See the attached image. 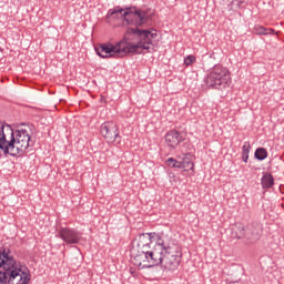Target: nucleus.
Listing matches in <instances>:
<instances>
[{"label": "nucleus", "instance_id": "a211bd4d", "mask_svg": "<svg viewBox=\"0 0 284 284\" xmlns=\"http://www.w3.org/2000/svg\"><path fill=\"white\" fill-rule=\"evenodd\" d=\"M192 63H196V57L187 55L186 58H184V65H186V68L192 65Z\"/></svg>", "mask_w": 284, "mask_h": 284}, {"label": "nucleus", "instance_id": "dca6fc26", "mask_svg": "<svg viewBox=\"0 0 284 284\" xmlns=\"http://www.w3.org/2000/svg\"><path fill=\"white\" fill-rule=\"evenodd\" d=\"M270 156V153L267 152V149L260 146L254 152V158L256 161H265Z\"/></svg>", "mask_w": 284, "mask_h": 284}, {"label": "nucleus", "instance_id": "f03ea898", "mask_svg": "<svg viewBox=\"0 0 284 284\" xmlns=\"http://www.w3.org/2000/svg\"><path fill=\"white\" fill-rule=\"evenodd\" d=\"M30 276V270L14 260L10 248L0 250V284H28Z\"/></svg>", "mask_w": 284, "mask_h": 284}, {"label": "nucleus", "instance_id": "f3484780", "mask_svg": "<svg viewBox=\"0 0 284 284\" xmlns=\"http://www.w3.org/2000/svg\"><path fill=\"white\" fill-rule=\"evenodd\" d=\"M165 164L169 165V168H178L181 170V161L174 159V158H169L165 161Z\"/></svg>", "mask_w": 284, "mask_h": 284}, {"label": "nucleus", "instance_id": "39448f33", "mask_svg": "<svg viewBox=\"0 0 284 284\" xmlns=\"http://www.w3.org/2000/svg\"><path fill=\"white\" fill-rule=\"evenodd\" d=\"M150 17L148 12L142 10H136L132 8L123 9L121 7H114L110 9L106 13V23H114V21H125L128 26H143V23H148Z\"/></svg>", "mask_w": 284, "mask_h": 284}, {"label": "nucleus", "instance_id": "1a4fd4ad", "mask_svg": "<svg viewBox=\"0 0 284 284\" xmlns=\"http://www.w3.org/2000/svg\"><path fill=\"white\" fill-rule=\"evenodd\" d=\"M165 234L141 233L135 237L136 247L133 250L148 251L159 250V241L165 240Z\"/></svg>", "mask_w": 284, "mask_h": 284}, {"label": "nucleus", "instance_id": "20e7f679", "mask_svg": "<svg viewBox=\"0 0 284 284\" xmlns=\"http://www.w3.org/2000/svg\"><path fill=\"white\" fill-rule=\"evenodd\" d=\"M34 143L30 140V133L26 130L11 131V138L8 140L4 133L0 132V150L3 154L10 156H23L29 152Z\"/></svg>", "mask_w": 284, "mask_h": 284}, {"label": "nucleus", "instance_id": "2eb2a0df", "mask_svg": "<svg viewBox=\"0 0 284 284\" xmlns=\"http://www.w3.org/2000/svg\"><path fill=\"white\" fill-rule=\"evenodd\" d=\"M252 150V144L250 141H245L242 146V161L247 163L250 161V152Z\"/></svg>", "mask_w": 284, "mask_h": 284}, {"label": "nucleus", "instance_id": "7ed1b4c3", "mask_svg": "<svg viewBox=\"0 0 284 284\" xmlns=\"http://www.w3.org/2000/svg\"><path fill=\"white\" fill-rule=\"evenodd\" d=\"M183 258V251L179 242L170 236L159 241L158 244V266L161 265L162 270L168 272H175L181 265Z\"/></svg>", "mask_w": 284, "mask_h": 284}, {"label": "nucleus", "instance_id": "6e6552de", "mask_svg": "<svg viewBox=\"0 0 284 284\" xmlns=\"http://www.w3.org/2000/svg\"><path fill=\"white\" fill-rule=\"evenodd\" d=\"M236 239H244L246 245H254V243H258L261 241V236H263V224L258 222H253L243 226L239 224L235 231Z\"/></svg>", "mask_w": 284, "mask_h": 284}, {"label": "nucleus", "instance_id": "ddd939ff", "mask_svg": "<svg viewBox=\"0 0 284 284\" xmlns=\"http://www.w3.org/2000/svg\"><path fill=\"white\" fill-rule=\"evenodd\" d=\"M261 185L262 190H272L274 187V175L272 173H263Z\"/></svg>", "mask_w": 284, "mask_h": 284}, {"label": "nucleus", "instance_id": "6ab92c4d", "mask_svg": "<svg viewBox=\"0 0 284 284\" xmlns=\"http://www.w3.org/2000/svg\"><path fill=\"white\" fill-rule=\"evenodd\" d=\"M255 34L262 36L264 34V27L261 24H255L253 28Z\"/></svg>", "mask_w": 284, "mask_h": 284}, {"label": "nucleus", "instance_id": "f257e3e1", "mask_svg": "<svg viewBox=\"0 0 284 284\" xmlns=\"http://www.w3.org/2000/svg\"><path fill=\"white\" fill-rule=\"evenodd\" d=\"M128 34H136L139 42L136 44L125 41L112 43H102L95 49L97 55L101 59H123L126 54H143V50H150L152 39H156L159 33L156 29L129 28Z\"/></svg>", "mask_w": 284, "mask_h": 284}, {"label": "nucleus", "instance_id": "9b49d317", "mask_svg": "<svg viewBox=\"0 0 284 284\" xmlns=\"http://www.w3.org/2000/svg\"><path fill=\"white\" fill-rule=\"evenodd\" d=\"M58 236L68 245H77L81 241V232L77 229L61 227Z\"/></svg>", "mask_w": 284, "mask_h": 284}, {"label": "nucleus", "instance_id": "423d86ee", "mask_svg": "<svg viewBox=\"0 0 284 284\" xmlns=\"http://www.w3.org/2000/svg\"><path fill=\"white\" fill-rule=\"evenodd\" d=\"M204 83L212 90H227L232 83L230 69L222 64H215L205 75Z\"/></svg>", "mask_w": 284, "mask_h": 284}, {"label": "nucleus", "instance_id": "412c9836", "mask_svg": "<svg viewBox=\"0 0 284 284\" xmlns=\"http://www.w3.org/2000/svg\"><path fill=\"white\" fill-rule=\"evenodd\" d=\"M244 1H237V8H243Z\"/></svg>", "mask_w": 284, "mask_h": 284}, {"label": "nucleus", "instance_id": "f8f14e48", "mask_svg": "<svg viewBox=\"0 0 284 284\" xmlns=\"http://www.w3.org/2000/svg\"><path fill=\"white\" fill-rule=\"evenodd\" d=\"M164 139L168 148H170L171 150H176L180 143H183V141H185V133L179 132L176 130H170L165 134Z\"/></svg>", "mask_w": 284, "mask_h": 284}, {"label": "nucleus", "instance_id": "aec40b11", "mask_svg": "<svg viewBox=\"0 0 284 284\" xmlns=\"http://www.w3.org/2000/svg\"><path fill=\"white\" fill-rule=\"evenodd\" d=\"M270 34H276V31L272 28H265L264 27V33H263V37H267Z\"/></svg>", "mask_w": 284, "mask_h": 284}, {"label": "nucleus", "instance_id": "9d476101", "mask_svg": "<svg viewBox=\"0 0 284 284\" xmlns=\"http://www.w3.org/2000/svg\"><path fill=\"white\" fill-rule=\"evenodd\" d=\"M100 134L106 141V143H114V145H121V134L119 125L114 122H104L101 124Z\"/></svg>", "mask_w": 284, "mask_h": 284}, {"label": "nucleus", "instance_id": "4468645a", "mask_svg": "<svg viewBox=\"0 0 284 284\" xmlns=\"http://www.w3.org/2000/svg\"><path fill=\"white\" fill-rule=\"evenodd\" d=\"M180 170H184V172H190V170H192V172H194V162H192V159H190L187 155H185L181 160Z\"/></svg>", "mask_w": 284, "mask_h": 284}, {"label": "nucleus", "instance_id": "0eeeda50", "mask_svg": "<svg viewBox=\"0 0 284 284\" xmlns=\"http://www.w3.org/2000/svg\"><path fill=\"white\" fill-rule=\"evenodd\" d=\"M131 262L139 270L156 267L159 263V248H152V251L133 250Z\"/></svg>", "mask_w": 284, "mask_h": 284}]
</instances>
